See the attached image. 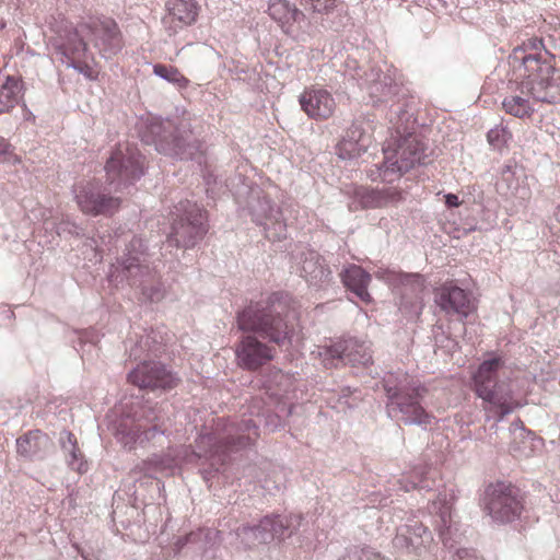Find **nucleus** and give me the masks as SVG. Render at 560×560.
<instances>
[{
	"instance_id": "8",
	"label": "nucleus",
	"mask_w": 560,
	"mask_h": 560,
	"mask_svg": "<svg viewBox=\"0 0 560 560\" xmlns=\"http://www.w3.org/2000/svg\"><path fill=\"white\" fill-rule=\"evenodd\" d=\"M384 388L387 395V413L390 418L407 425L427 427L431 423V415L421 406L425 388L407 374L398 373L395 375L390 373L384 380Z\"/></svg>"
},
{
	"instance_id": "38",
	"label": "nucleus",
	"mask_w": 560,
	"mask_h": 560,
	"mask_svg": "<svg viewBox=\"0 0 560 560\" xmlns=\"http://www.w3.org/2000/svg\"><path fill=\"white\" fill-rule=\"evenodd\" d=\"M65 459H66L67 465L71 469H73V470H75V471H78L80 474L85 472L86 469H88L86 462L84 460V455L81 452V450L79 448V446H77L73 450V452H70L65 457Z\"/></svg>"
},
{
	"instance_id": "12",
	"label": "nucleus",
	"mask_w": 560,
	"mask_h": 560,
	"mask_svg": "<svg viewBox=\"0 0 560 560\" xmlns=\"http://www.w3.org/2000/svg\"><path fill=\"white\" fill-rule=\"evenodd\" d=\"M172 406L167 401H162L155 406H143L140 420L145 421L150 427L138 423L132 428H127L121 423L117 430V439L125 447L132 448L136 443H143L154 439L158 434H164L167 430L166 422L170 421Z\"/></svg>"
},
{
	"instance_id": "50",
	"label": "nucleus",
	"mask_w": 560,
	"mask_h": 560,
	"mask_svg": "<svg viewBox=\"0 0 560 560\" xmlns=\"http://www.w3.org/2000/svg\"><path fill=\"white\" fill-rule=\"evenodd\" d=\"M349 393H350V389H347V393H346V394H343V397L349 396Z\"/></svg>"
},
{
	"instance_id": "34",
	"label": "nucleus",
	"mask_w": 560,
	"mask_h": 560,
	"mask_svg": "<svg viewBox=\"0 0 560 560\" xmlns=\"http://www.w3.org/2000/svg\"><path fill=\"white\" fill-rule=\"evenodd\" d=\"M300 2L313 13L324 15L331 13L338 7L340 0H300Z\"/></svg>"
},
{
	"instance_id": "21",
	"label": "nucleus",
	"mask_w": 560,
	"mask_h": 560,
	"mask_svg": "<svg viewBox=\"0 0 560 560\" xmlns=\"http://www.w3.org/2000/svg\"><path fill=\"white\" fill-rule=\"evenodd\" d=\"M390 280L397 281L401 285V310H409L418 315L422 310V292L424 290V279L419 273H390Z\"/></svg>"
},
{
	"instance_id": "43",
	"label": "nucleus",
	"mask_w": 560,
	"mask_h": 560,
	"mask_svg": "<svg viewBox=\"0 0 560 560\" xmlns=\"http://www.w3.org/2000/svg\"><path fill=\"white\" fill-rule=\"evenodd\" d=\"M512 138V135L505 128H497L488 133V140H508Z\"/></svg>"
},
{
	"instance_id": "18",
	"label": "nucleus",
	"mask_w": 560,
	"mask_h": 560,
	"mask_svg": "<svg viewBox=\"0 0 560 560\" xmlns=\"http://www.w3.org/2000/svg\"><path fill=\"white\" fill-rule=\"evenodd\" d=\"M435 302L447 315H455L460 319L468 317L476 310L471 295L453 283L440 288Z\"/></svg>"
},
{
	"instance_id": "47",
	"label": "nucleus",
	"mask_w": 560,
	"mask_h": 560,
	"mask_svg": "<svg viewBox=\"0 0 560 560\" xmlns=\"http://www.w3.org/2000/svg\"><path fill=\"white\" fill-rule=\"evenodd\" d=\"M9 142H0V153H4Z\"/></svg>"
},
{
	"instance_id": "4",
	"label": "nucleus",
	"mask_w": 560,
	"mask_h": 560,
	"mask_svg": "<svg viewBox=\"0 0 560 560\" xmlns=\"http://www.w3.org/2000/svg\"><path fill=\"white\" fill-rule=\"evenodd\" d=\"M258 435V422L252 418L230 422L224 425L222 433L200 434L189 462L196 459L201 465H208V468L200 470L203 479L208 481L226 464L230 453L247 447Z\"/></svg>"
},
{
	"instance_id": "52",
	"label": "nucleus",
	"mask_w": 560,
	"mask_h": 560,
	"mask_svg": "<svg viewBox=\"0 0 560 560\" xmlns=\"http://www.w3.org/2000/svg\"><path fill=\"white\" fill-rule=\"evenodd\" d=\"M351 209L358 210L359 207L358 206H354V207L351 206Z\"/></svg>"
},
{
	"instance_id": "35",
	"label": "nucleus",
	"mask_w": 560,
	"mask_h": 560,
	"mask_svg": "<svg viewBox=\"0 0 560 560\" xmlns=\"http://www.w3.org/2000/svg\"><path fill=\"white\" fill-rule=\"evenodd\" d=\"M340 560H387L370 547H353Z\"/></svg>"
},
{
	"instance_id": "41",
	"label": "nucleus",
	"mask_w": 560,
	"mask_h": 560,
	"mask_svg": "<svg viewBox=\"0 0 560 560\" xmlns=\"http://www.w3.org/2000/svg\"><path fill=\"white\" fill-rule=\"evenodd\" d=\"M147 143L153 144L154 149L160 153L174 154L176 156L178 155L177 150L182 149V147H184V144H186V142H164V141L147 142Z\"/></svg>"
},
{
	"instance_id": "44",
	"label": "nucleus",
	"mask_w": 560,
	"mask_h": 560,
	"mask_svg": "<svg viewBox=\"0 0 560 560\" xmlns=\"http://www.w3.org/2000/svg\"><path fill=\"white\" fill-rule=\"evenodd\" d=\"M445 203L448 208H454L459 206L458 197L454 194H447L444 196Z\"/></svg>"
},
{
	"instance_id": "49",
	"label": "nucleus",
	"mask_w": 560,
	"mask_h": 560,
	"mask_svg": "<svg viewBox=\"0 0 560 560\" xmlns=\"http://www.w3.org/2000/svg\"><path fill=\"white\" fill-rule=\"evenodd\" d=\"M349 393H350V389H347V393H346V394H343V397L349 396Z\"/></svg>"
},
{
	"instance_id": "36",
	"label": "nucleus",
	"mask_w": 560,
	"mask_h": 560,
	"mask_svg": "<svg viewBox=\"0 0 560 560\" xmlns=\"http://www.w3.org/2000/svg\"><path fill=\"white\" fill-rule=\"evenodd\" d=\"M359 143L360 142H337L335 144V154H337L340 160L357 159L362 153Z\"/></svg>"
},
{
	"instance_id": "2",
	"label": "nucleus",
	"mask_w": 560,
	"mask_h": 560,
	"mask_svg": "<svg viewBox=\"0 0 560 560\" xmlns=\"http://www.w3.org/2000/svg\"><path fill=\"white\" fill-rule=\"evenodd\" d=\"M108 186L97 182L74 185V199L80 210L89 215L110 217L121 205V197L112 192H122L133 185L144 173V156L133 142H118L117 148L105 165Z\"/></svg>"
},
{
	"instance_id": "32",
	"label": "nucleus",
	"mask_w": 560,
	"mask_h": 560,
	"mask_svg": "<svg viewBox=\"0 0 560 560\" xmlns=\"http://www.w3.org/2000/svg\"><path fill=\"white\" fill-rule=\"evenodd\" d=\"M153 73L182 90L187 89L190 84L189 79L174 66L156 63L153 66Z\"/></svg>"
},
{
	"instance_id": "1",
	"label": "nucleus",
	"mask_w": 560,
	"mask_h": 560,
	"mask_svg": "<svg viewBox=\"0 0 560 560\" xmlns=\"http://www.w3.org/2000/svg\"><path fill=\"white\" fill-rule=\"evenodd\" d=\"M512 79L509 94L502 101L504 112L517 118H529L536 102H560V69L556 58L538 39L513 49L509 57Z\"/></svg>"
},
{
	"instance_id": "37",
	"label": "nucleus",
	"mask_w": 560,
	"mask_h": 560,
	"mask_svg": "<svg viewBox=\"0 0 560 560\" xmlns=\"http://www.w3.org/2000/svg\"><path fill=\"white\" fill-rule=\"evenodd\" d=\"M209 534V529H207L206 532L199 529L197 532H190L185 536L178 537L174 544L175 550L179 552L183 548H185L188 545H198L202 540V537H208Z\"/></svg>"
},
{
	"instance_id": "39",
	"label": "nucleus",
	"mask_w": 560,
	"mask_h": 560,
	"mask_svg": "<svg viewBox=\"0 0 560 560\" xmlns=\"http://www.w3.org/2000/svg\"><path fill=\"white\" fill-rule=\"evenodd\" d=\"M58 441L65 457L78 446L74 434L67 430L60 432Z\"/></svg>"
},
{
	"instance_id": "7",
	"label": "nucleus",
	"mask_w": 560,
	"mask_h": 560,
	"mask_svg": "<svg viewBox=\"0 0 560 560\" xmlns=\"http://www.w3.org/2000/svg\"><path fill=\"white\" fill-rule=\"evenodd\" d=\"M502 366L503 360L493 357L483 361L474 375L475 393L482 400L481 407L486 418L494 419L495 422L518 407L510 383L499 378Z\"/></svg>"
},
{
	"instance_id": "40",
	"label": "nucleus",
	"mask_w": 560,
	"mask_h": 560,
	"mask_svg": "<svg viewBox=\"0 0 560 560\" xmlns=\"http://www.w3.org/2000/svg\"><path fill=\"white\" fill-rule=\"evenodd\" d=\"M205 185H206V192L211 197L214 198L217 195H219L221 187H222V180L219 179V177L212 173H207L203 176Z\"/></svg>"
},
{
	"instance_id": "42",
	"label": "nucleus",
	"mask_w": 560,
	"mask_h": 560,
	"mask_svg": "<svg viewBox=\"0 0 560 560\" xmlns=\"http://www.w3.org/2000/svg\"><path fill=\"white\" fill-rule=\"evenodd\" d=\"M82 228L75 224L74 222L70 221L69 219L62 220L57 228L58 234L60 233H69L73 235H81L82 234Z\"/></svg>"
},
{
	"instance_id": "9",
	"label": "nucleus",
	"mask_w": 560,
	"mask_h": 560,
	"mask_svg": "<svg viewBox=\"0 0 560 560\" xmlns=\"http://www.w3.org/2000/svg\"><path fill=\"white\" fill-rule=\"evenodd\" d=\"M383 163L376 171H370V178L394 183L417 164H425L423 142H387L382 145Z\"/></svg>"
},
{
	"instance_id": "15",
	"label": "nucleus",
	"mask_w": 560,
	"mask_h": 560,
	"mask_svg": "<svg viewBox=\"0 0 560 560\" xmlns=\"http://www.w3.org/2000/svg\"><path fill=\"white\" fill-rule=\"evenodd\" d=\"M485 510L492 521L511 523L520 517L523 503L518 490L510 483H491L485 491Z\"/></svg>"
},
{
	"instance_id": "13",
	"label": "nucleus",
	"mask_w": 560,
	"mask_h": 560,
	"mask_svg": "<svg viewBox=\"0 0 560 560\" xmlns=\"http://www.w3.org/2000/svg\"><path fill=\"white\" fill-rule=\"evenodd\" d=\"M452 497L447 493H439L436 499L429 505V512L434 516L435 529L445 548L450 549V557L444 560H482L475 550L460 548L455 552L451 549L456 542L458 528L452 520Z\"/></svg>"
},
{
	"instance_id": "20",
	"label": "nucleus",
	"mask_w": 560,
	"mask_h": 560,
	"mask_svg": "<svg viewBox=\"0 0 560 560\" xmlns=\"http://www.w3.org/2000/svg\"><path fill=\"white\" fill-rule=\"evenodd\" d=\"M526 180L525 171L515 162L509 161L501 170L497 189L508 197L527 200L530 198V189Z\"/></svg>"
},
{
	"instance_id": "25",
	"label": "nucleus",
	"mask_w": 560,
	"mask_h": 560,
	"mask_svg": "<svg viewBox=\"0 0 560 560\" xmlns=\"http://www.w3.org/2000/svg\"><path fill=\"white\" fill-rule=\"evenodd\" d=\"M353 198L354 203L361 209L382 208L400 202L404 199V191L397 187L374 189L361 186L354 189Z\"/></svg>"
},
{
	"instance_id": "16",
	"label": "nucleus",
	"mask_w": 560,
	"mask_h": 560,
	"mask_svg": "<svg viewBox=\"0 0 560 560\" xmlns=\"http://www.w3.org/2000/svg\"><path fill=\"white\" fill-rule=\"evenodd\" d=\"M253 221L262 225L266 237L270 241H280L287 236V224L282 211L276 207L267 196L257 194L249 202Z\"/></svg>"
},
{
	"instance_id": "45",
	"label": "nucleus",
	"mask_w": 560,
	"mask_h": 560,
	"mask_svg": "<svg viewBox=\"0 0 560 560\" xmlns=\"http://www.w3.org/2000/svg\"><path fill=\"white\" fill-rule=\"evenodd\" d=\"M273 378L275 381H277L278 383H282V382H288L289 381V377L287 375H284L282 372H276L275 375H273Z\"/></svg>"
},
{
	"instance_id": "26",
	"label": "nucleus",
	"mask_w": 560,
	"mask_h": 560,
	"mask_svg": "<svg viewBox=\"0 0 560 560\" xmlns=\"http://www.w3.org/2000/svg\"><path fill=\"white\" fill-rule=\"evenodd\" d=\"M164 22L174 25L175 30L194 24L199 14V5L196 0H168Z\"/></svg>"
},
{
	"instance_id": "5",
	"label": "nucleus",
	"mask_w": 560,
	"mask_h": 560,
	"mask_svg": "<svg viewBox=\"0 0 560 560\" xmlns=\"http://www.w3.org/2000/svg\"><path fill=\"white\" fill-rule=\"evenodd\" d=\"M296 314L289 306L288 295L272 293L266 300L250 303L237 315V326L277 345L291 342Z\"/></svg>"
},
{
	"instance_id": "51",
	"label": "nucleus",
	"mask_w": 560,
	"mask_h": 560,
	"mask_svg": "<svg viewBox=\"0 0 560 560\" xmlns=\"http://www.w3.org/2000/svg\"><path fill=\"white\" fill-rule=\"evenodd\" d=\"M349 393H350V389H347V393H346V394H343V397L349 396Z\"/></svg>"
},
{
	"instance_id": "22",
	"label": "nucleus",
	"mask_w": 560,
	"mask_h": 560,
	"mask_svg": "<svg viewBox=\"0 0 560 560\" xmlns=\"http://www.w3.org/2000/svg\"><path fill=\"white\" fill-rule=\"evenodd\" d=\"M300 275L315 288H324L331 280V271L322 256L313 249H304L299 256Z\"/></svg>"
},
{
	"instance_id": "24",
	"label": "nucleus",
	"mask_w": 560,
	"mask_h": 560,
	"mask_svg": "<svg viewBox=\"0 0 560 560\" xmlns=\"http://www.w3.org/2000/svg\"><path fill=\"white\" fill-rule=\"evenodd\" d=\"M272 350L254 336H245L236 348V358L242 368L256 370L272 359Z\"/></svg>"
},
{
	"instance_id": "11",
	"label": "nucleus",
	"mask_w": 560,
	"mask_h": 560,
	"mask_svg": "<svg viewBox=\"0 0 560 560\" xmlns=\"http://www.w3.org/2000/svg\"><path fill=\"white\" fill-rule=\"evenodd\" d=\"M167 242L176 247H194L207 233L206 212L195 202L180 201Z\"/></svg>"
},
{
	"instance_id": "48",
	"label": "nucleus",
	"mask_w": 560,
	"mask_h": 560,
	"mask_svg": "<svg viewBox=\"0 0 560 560\" xmlns=\"http://www.w3.org/2000/svg\"><path fill=\"white\" fill-rule=\"evenodd\" d=\"M555 218L560 223V205L557 207L555 211Z\"/></svg>"
},
{
	"instance_id": "23",
	"label": "nucleus",
	"mask_w": 560,
	"mask_h": 560,
	"mask_svg": "<svg viewBox=\"0 0 560 560\" xmlns=\"http://www.w3.org/2000/svg\"><path fill=\"white\" fill-rule=\"evenodd\" d=\"M432 534L422 523L411 521L401 525L400 534L395 539V545L401 547L407 552L421 555L428 550L432 542Z\"/></svg>"
},
{
	"instance_id": "30",
	"label": "nucleus",
	"mask_w": 560,
	"mask_h": 560,
	"mask_svg": "<svg viewBox=\"0 0 560 560\" xmlns=\"http://www.w3.org/2000/svg\"><path fill=\"white\" fill-rule=\"evenodd\" d=\"M23 97V82L20 78L8 75L0 86V115L10 113Z\"/></svg>"
},
{
	"instance_id": "14",
	"label": "nucleus",
	"mask_w": 560,
	"mask_h": 560,
	"mask_svg": "<svg viewBox=\"0 0 560 560\" xmlns=\"http://www.w3.org/2000/svg\"><path fill=\"white\" fill-rule=\"evenodd\" d=\"M317 354L325 368H338L350 364L366 366L372 362V351L365 341L355 338H345L330 345L317 348Z\"/></svg>"
},
{
	"instance_id": "10",
	"label": "nucleus",
	"mask_w": 560,
	"mask_h": 560,
	"mask_svg": "<svg viewBox=\"0 0 560 560\" xmlns=\"http://www.w3.org/2000/svg\"><path fill=\"white\" fill-rule=\"evenodd\" d=\"M302 515L289 516L266 515L258 524L243 525L235 529V536L245 548H253L260 544H269L275 539L284 540L291 537L300 527Z\"/></svg>"
},
{
	"instance_id": "17",
	"label": "nucleus",
	"mask_w": 560,
	"mask_h": 560,
	"mask_svg": "<svg viewBox=\"0 0 560 560\" xmlns=\"http://www.w3.org/2000/svg\"><path fill=\"white\" fill-rule=\"evenodd\" d=\"M128 380L139 388L150 390L172 389L178 383V378L164 364L145 359L128 374Z\"/></svg>"
},
{
	"instance_id": "31",
	"label": "nucleus",
	"mask_w": 560,
	"mask_h": 560,
	"mask_svg": "<svg viewBox=\"0 0 560 560\" xmlns=\"http://www.w3.org/2000/svg\"><path fill=\"white\" fill-rule=\"evenodd\" d=\"M162 340H158V335L154 331L141 336L140 339L130 347L129 355L133 360H141L143 353L156 355L161 351Z\"/></svg>"
},
{
	"instance_id": "33",
	"label": "nucleus",
	"mask_w": 560,
	"mask_h": 560,
	"mask_svg": "<svg viewBox=\"0 0 560 560\" xmlns=\"http://www.w3.org/2000/svg\"><path fill=\"white\" fill-rule=\"evenodd\" d=\"M373 121L365 118L359 117L353 120L351 127L348 130L349 140H364L373 136Z\"/></svg>"
},
{
	"instance_id": "27",
	"label": "nucleus",
	"mask_w": 560,
	"mask_h": 560,
	"mask_svg": "<svg viewBox=\"0 0 560 560\" xmlns=\"http://www.w3.org/2000/svg\"><path fill=\"white\" fill-rule=\"evenodd\" d=\"M49 446V438L39 430L30 431L16 440L18 454L31 460L43 459Z\"/></svg>"
},
{
	"instance_id": "3",
	"label": "nucleus",
	"mask_w": 560,
	"mask_h": 560,
	"mask_svg": "<svg viewBox=\"0 0 560 560\" xmlns=\"http://www.w3.org/2000/svg\"><path fill=\"white\" fill-rule=\"evenodd\" d=\"M77 40H70L66 46V56L71 66L90 81H96L101 73V66L95 58L86 55L88 38L100 55L109 58L122 47V35L115 20L110 18H90L81 22L75 28Z\"/></svg>"
},
{
	"instance_id": "29",
	"label": "nucleus",
	"mask_w": 560,
	"mask_h": 560,
	"mask_svg": "<svg viewBox=\"0 0 560 560\" xmlns=\"http://www.w3.org/2000/svg\"><path fill=\"white\" fill-rule=\"evenodd\" d=\"M342 283L362 302L370 303L372 298L368 292L371 275L358 265H349L340 273Z\"/></svg>"
},
{
	"instance_id": "46",
	"label": "nucleus",
	"mask_w": 560,
	"mask_h": 560,
	"mask_svg": "<svg viewBox=\"0 0 560 560\" xmlns=\"http://www.w3.org/2000/svg\"><path fill=\"white\" fill-rule=\"evenodd\" d=\"M270 397H275L276 399H280L282 397V394L278 390L270 392Z\"/></svg>"
},
{
	"instance_id": "19",
	"label": "nucleus",
	"mask_w": 560,
	"mask_h": 560,
	"mask_svg": "<svg viewBox=\"0 0 560 560\" xmlns=\"http://www.w3.org/2000/svg\"><path fill=\"white\" fill-rule=\"evenodd\" d=\"M300 105L310 118L316 120L330 118L337 107L330 92L318 86L305 89L300 96Z\"/></svg>"
},
{
	"instance_id": "6",
	"label": "nucleus",
	"mask_w": 560,
	"mask_h": 560,
	"mask_svg": "<svg viewBox=\"0 0 560 560\" xmlns=\"http://www.w3.org/2000/svg\"><path fill=\"white\" fill-rule=\"evenodd\" d=\"M108 281L114 287L128 285L139 290L143 300L158 303L165 298L166 288L156 270L150 266L141 237L132 236L122 256L110 265Z\"/></svg>"
},
{
	"instance_id": "28",
	"label": "nucleus",
	"mask_w": 560,
	"mask_h": 560,
	"mask_svg": "<svg viewBox=\"0 0 560 560\" xmlns=\"http://www.w3.org/2000/svg\"><path fill=\"white\" fill-rule=\"evenodd\" d=\"M267 12L285 34H290L293 25L304 19V13L289 0L271 1L268 5Z\"/></svg>"
}]
</instances>
